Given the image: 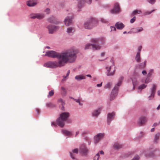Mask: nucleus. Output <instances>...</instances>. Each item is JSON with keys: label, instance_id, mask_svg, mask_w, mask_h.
<instances>
[{"label": "nucleus", "instance_id": "f257e3e1", "mask_svg": "<svg viewBox=\"0 0 160 160\" xmlns=\"http://www.w3.org/2000/svg\"><path fill=\"white\" fill-rule=\"evenodd\" d=\"M77 50L74 49L70 50L62 53H58L55 51H48L46 52L45 56L52 58H57L58 59L70 58H76Z\"/></svg>", "mask_w": 160, "mask_h": 160}, {"label": "nucleus", "instance_id": "f03ea898", "mask_svg": "<svg viewBox=\"0 0 160 160\" xmlns=\"http://www.w3.org/2000/svg\"><path fill=\"white\" fill-rule=\"evenodd\" d=\"M76 58H70L58 59V62L56 61H49L44 64V66L46 67L55 68L58 67H61L68 63H72L74 62Z\"/></svg>", "mask_w": 160, "mask_h": 160}, {"label": "nucleus", "instance_id": "7ed1b4c3", "mask_svg": "<svg viewBox=\"0 0 160 160\" xmlns=\"http://www.w3.org/2000/svg\"><path fill=\"white\" fill-rule=\"evenodd\" d=\"M69 116V113L68 112H64L61 113L60 117L57 119V124L60 127H63L65 124L64 121H66Z\"/></svg>", "mask_w": 160, "mask_h": 160}, {"label": "nucleus", "instance_id": "20e7f679", "mask_svg": "<svg viewBox=\"0 0 160 160\" xmlns=\"http://www.w3.org/2000/svg\"><path fill=\"white\" fill-rule=\"evenodd\" d=\"M123 79V77H121L119 78L118 83L115 86L111 92L110 98V100H113L117 96L119 87L121 85Z\"/></svg>", "mask_w": 160, "mask_h": 160}, {"label": "nucleus", "instance_id": "39448f33", "mask_svg": "<svg viewBox=\"0 0 160 160\" xmlns=\"http://www.w3.org/2000/svg\"><path fill=\"white\" fill-rule=\"evenodd\" d=\"M107 70V75L108 76H113L115 71L114 62L113 60H111L108 64L106 67Z\"/></svg>", "mask_w": 160, "mask_h": 160}, {"label": "nucleus", "instance_id": "423d86ee", "mask_svg": "<svg viewBox=\"0 0 160 160\" xmlns=\"http://www.w3.org/2000/svg\"><path fill=\"white\" fill-rule=\"evenodd\" d=\"M98 22L95 18H92L89 21L84 24L85 28L86 29H91L97 24Z\"/></svg>", "mask_w": 160, "mask_h": 160}, {"label": "nucleus", "instance_id": "0eeeda50", "mask_svg": "<svg viewBox=\"0 0 160 160\" xmlns=\"http://www.w3.org/2000/svg\"><path fill=\"white\" fill-rule=\"evenodd\" d=\"M156 85L154 84H153L152 88H150V94L148 97V100H151L154 97L156 91Z\"/></svg>", "mask_w": 160, "mask_h": 160}, {"label": "nucleus", "instance_id": "6e6552de", "mask_svg": "<svg viewBox=\"0 0 160 160\" xmlns=\"http://www.w3.org/2000/svg\"><path fill=\"white\" fill-rule=\"evenodd\" d=\"M120 12V9L119 3L118 2H115L114 5L113 9H111L110 13L112 14H116Z\"/></svg>", "mask_w": 160, "mask_h": 160}, {"label": "nucleus", "instance_id": "1a4fd4ad", "mask_svg": "<svg viewBox=\"0 0 160 160\" xmlns=\"http://www.w3.org/2000/svg\"><path fill=\"white\" fill-rule=\"evenodd\" d=\"M30 18L32 19L37 18L38 19H41L43 18L44 17V14L39 13H32L30 15Z\"/></svg>", "mask_w": 160, "mask_h": 160}, {"label": "nucleus", "instance_id": "9d476101", "mask_svg": "<svg viewBox=\"0 0 160 160\" xmlns=\"http://www.w3.org/2000/svg\"><path fill=\"white\" fill-rule=\"evenodd\" d=\"M115 116V113L114 112L112 113H109L107 115V122L108 125H109L112 121L114 118Z\"/></svg>", "mask_w": 160, "mask_h": 160}, {"label": "nucleus", "instance_id": "9b49d317", "mask_svg": "<svg viewBox=\"0 0 160 160\" xmlns=\"http://www.w3.org/2000/svg\"><path fill=\"white\" fill-rule=\"evenodd\" d=\"M147 122L146 118L144 116H142L140 117L137 123L138 125L139 126H141Z\"/></svg>", "mask_w": 160, "mask_h": 160}, {"label": "nucleus", "instance_id": "f8f14e48", "mask_svg": "<svg viewBox=\"0 0 160 160\" xmlns=\"http://www.w3.org/2000/svg\"><path fill=\"white\" fill-rule=\"evenodd\" d=\"M92 48L93 50H98L100 48V47L96 44H88L86 45L85 47V49H89Z\"/></svg>", "mask_w": 160, "mask_h": 160}, {"label": "nucleus", "instance_id": "ddd939ff", "mask_svg": "<svg viewBox=\"0 0 160 160\" xmlns=\"http://www.w3.org/2000/svg\"><path fill=\"white\" fill-rule=\"evenodd\" d=\"M143 30V28L141 27L133 28L131 29L128 32V33H138L142 32Z\"/></svg>", "mask_w": 160, "mask_h": 160}, {"label": "nucleus", "instance_id": "4468645a", "mask_svg": "<svg viewBox=\"0 0 160 160\" xmlns=\"http://www.w3.org/2000/svg\"><path fill=\"white\" fill-rule=\"evenodd\" d=\"M47 28L48 29L49 32L50 33H52L58 29V27L52 25H48L47 26Z\"/></svg>", "mask_w": 160, "mask_h": 160}, {"label": "nucleus", "instance_id": "2eb2a0df", "mask_svg": "<svg viewBox=\"0 0 160 160\" xmlns=\"http://www.w3.org/2000/svg\"><path fill=\"white\" fill-rule=\"evenodd\" d=\"M115 26L117 29L119 30H122L125 27L123 23L120 22H116Z\"/></svg>", "mask_w": 160, "mask_h": 160}, {"label": "nucleus", "instance_id": "dca6fc26", "mask_svg": "<svg viewBox=\"0 0 160 160\" xmlns=\"http://www.w3.org/2000/svg\"><path fill=\"white\" fill-rule=\"evenodd\" d=\"M78 153V150L77 149H75L72 151V152H70L71 157L73 159H75L76 155Z\"/></svg>", "mask_w": 160, "mask_h": 160}, {"label": "nucleus", "instance_id": "f3484780", "mask_svg": "<svg viewBox=\"0 0 160 160\" xmlns=\"http://www.w3.org/2000/svg\"><path fill=\"white\" fill-rule=\"evenodd\" d=\"M64 22L66 25L69 26L72 23V20L71 18L69 17H67L66 18Z\"/></svg>", "mask_w": 160, "mask_h": 160}, {"label": "nucleus", "instance_id": "a211bd4d", "mask_svg": "<svg viewBox=\"0 0 160 160\" xmlns=\"http://www.w3.org/2000/svg\"><path fill=\"white\" fill-rule=\"evenodd\" d=\"M80 150L81 152L84 154H86L88 152L87 149L84 145L80 147Z\"/></svg>", "mask_w": 160, "mask_h": 160}, {"label": "nucleus", "instance_id": "6ab92c4d", "mask_svg": "<svg viewBox=\"0 0 160 160\" xmlns=\"http://www.w3.org/2000/svg\"><path fill=\"white\" fill-rule=\"evenodd\" d=\"M100 113V109L98 108V109L95 110L92 112V116L94 117H97L99 114Z\"/></svg>", "mask_w": 160, "mask_h": 160}, {"label": "nucleus", "instance_id": "aec40b11", "mask_svg": "<svg viewBox=\"0 0 160 160\" xmlns=\"http://www.w3.org/2000/svg\"><path fill=\"white\" fill-rule=\"evenodd\" d=\"M160 135L159 133L156 134L154 137L153 142L154 143H158V141L159 139Z\"/></svg>", "mask_w": 160, "mask_h": 160}, {"label": "nucleus", "instance_id": "412c9836", "mask_svg": "<svg viewBox=\"0 0 160 160\" xmlns=\"http://www.w3.org/2000/svg\"><path fill=\"white\" fill-rule=\"evenodd\" d=\"M28 6L29 7H33L36 5L37 3L34 2L33 0H30L27 2Z\"/></svg>", "mask_w": 160, "mask_h": 160}, {"label": "nucleus", "instance_id": "4be33fe9", "mask_svg": "<svg viewBox=\"0 0 160 160\" xmlns=\"http://www.w3.org/2000/svg\"><path fill=\"white\" fill-rule=\"evenodd\" d=\"M100 140V133H98L94 137V141L95 143L98 142Z\"/></svg>", "mask_w": 160, "mask_h": 160}, {"label": "nucleus", "instance_id": "5701e85b", "mask_svg": "<svg viewBox=\"0 0 160 160\" xmlns=\"http://www.w3.org/2000/svg\"><path fill=\"white\" fill-rule=\"evenodd\" d=\"M85 78V76L83 75H77L75 77V79L78 81H80Z\"/></svg>", "mask_w": 160, "mask_h": 160}, {"label": "nucleus", "instance_id": "b1692460", "mask_svg": "<svg viewBox=\"0 0 160 160\" xmlns=\"http://www.w3.org/2000/svg\"><path fill=\"white\" fill-rule=\"evenodd\" d=\"M108 58V57L105 55V52H102L101 53V61H104Z\"/></svg>", "mask_w": 160, "mask_h": 160}, {"label": "nucleus", "instance_id": "393cba45", "mask_svg": "<svg viewBox=\"0 0 160 160\" xmlns=\"http://www.w3.org/2000/svg\"><path fill=\"white\" fill-rule=\"evenodd\" d=\"M114 148L116 149H118L122 148V145L118 143H116L113 145Z\"/></svg>", "mask_w": 160, "mask_h": 160}, {"label": "nucleus", "instance_id": "a878e982", "mask_svg": "<svg viewBox=\"0 0 160 160\" xmlns=\"http://www.w3.org/2000/svg\"><path fill=\"white\" fill-rule=\"evenodd\" d=\"M132 80V83L133 85V89H135V86L137 85L138 83V82H137L136 79V78H131Z\"/></svg>", "mask_w": 160, "mask_h": 160}, {"label": "nucleus", "instance_id": "bb28decb", "mask_svg": "<svg viewBox=\"0 0 160 160\" xmlns=\"http://www.w3.org/2000/svg\"><path fill=\"white\" fill-rule=\"evenodd\" d=\"M62 132L63 134L67 136H71L72 135V132L66 130H63L62 131Z\"/></svg>", "mask_w": 160, "mask_h": 160}, {"label": "nucleus", "instance_id": "cd10ccee", "mask_svg": "<svg viewBox=\"0 0 160 160\" xmlns=\"http://www.w3.org/2000/svg\"><path fill=\"white\" fill-rule=\"evenodd\" d=\"M135 60L138 62L141 61L140 53H139V52H137L135 57Z\"/></svg>", "mask_w": 160, "mask_h": 160}, {"label": "nucleus", "instance_id": "c85d7f7f", "mask_svg": "<svg viewBox=\"0 0 160 160\" xmlns=\"http://www.w3.org/2000/svg\"><path fill=\"white\" fill-rule=\"evenodd\" d=\"M61 94L64 96H65L67 93V91L63 87H62L61 88Z\"/></svg>", "mask_w": 160, "mask_h": 160}, {"label": "nucleus", "instance_id": "c756f323", "mask_svg": "<svg viewBox=\"0 0 160 160\" xmlns=\"http://www.w3.org/2000/svg\"><path fill=\"white\" fill-rule=\"evenodd\" d=\"M74 31V28L71 27L68 28L67 31V32L69 34L73 33Z\"/></svg>", "mask_w": 160, "mask_h": 160}, {"label": "nucleus", "instance_id": "7c9ffc66", "mask_svg": "<svg viewBox=\"0 0 160 160\" xmlns=\"http://www.w3.org/2000/svg\"><path fill=\"white\" fill-rule=\"evenodd\" d=\"M54 93V92L53 90H52L51 91H50L49 92L48 94V95L47 97L48 98H50V97L52 96Z\"/></svg>", "mask_w": 160, "mask_h": 160}, {"label": "nucleus", "instance_id": "2f4dec72", "mask_svg": "<svg viewBox=\"0 0 160 160\" xmlns=\"http://www.w3.org/2000/svg\"><path fill=\"white\" fill-rule=\"evenodd\" d=\"M141 12V10H136L132 12V15H135L137 13L139 14Z\"/></svg>", "mask_w": 160, "mask_h": 160}, {"label": "nucleus", "instance_id": "473e14b6", "mask_svg": "<svg viewBox=\"0 0 160 160\" xmlns=\"http://www.w3.org/2000/svg\"><path fill=\"white\" fill-rule=\"evenodd\" d=\"M147 61H145L144 62L141 63L139 64V66L141 68H144L146 65Z\"/></svg>", "mask_w": 160, "mask_h": 160}, {"label": "nucleus", "instance_id": "72a5a7b5", "mask_svg": "<svg viewBox=\"0 0 160 160\" xmlns=\"http://www.w3.org/2000/svg\"><path fill=\"white\" fill-rule=\"evenodd\" d=\"M111 85L112 83L111 82H109L105 86V88L106 89L110 88L111 87Z\"/></svg>", "mask_w": 160, "mask_h": 160}, {"label": "nucleus", "instance_id": "f704fd0d", "mask_svg": "<svg viewBox=\"0 0 160 160\" xmlns=\"http://www.w3.org/2000/svg\"><path fill=\"white\" fill-rule=\"evenodd\" d=\"M146 86L147 85H146L145 84H142L138 87V89H142L145 88L146 87Z\"/></svg>", "mask_w": 160, "mask_h": 160}, {"label": "nucleus", "instance_id": "c9c22d12", "mask_svg": "<svg viewBox=\"0 0 160 160\" xmlns=\"http://www.w3.org/2000/svg\"><path fill=\"white\" fill-rule=\"evenodd\" d=\"M154 70L153 69H151L149 70V72L148 74V76L150 77L151 76Z\"/></svg>", "mask_w": 160, "mask_h": 160}, {"label": "nucleus", "instance_id": "e433bc0d", "mask_svg": "<svg viewBox=\"0 0 160 160\" xmlns=\"http://www.w3.org/2000/svg\"><path fill=\"white\" fill-rule=\"evenodd\" d=\"M99 153H98L94 157V159L93 160H99Z\"/></svg>", "mask_w": 160, "mask_h": 160}, {"label": "nucleus", "instance_id": "4c0bfd02", "mask_svg": "<svg viewBox=\"0 0 160 160\" xmlns=\"http://www.w3.org/2000/svg\"><path fill=\"white\" fill-rule=\"evenodd\" d=\"M147 1L151 4H153L156 1V0H147Z\"/></svg>", "mask_w": 160, "mask_h": 160}, {"label": "nucleus", "instance_id": "58836bf2", "mask_svg": "<svg viewBox=\"0 0 160 160\" xmlns=\"http://www.w3.org/2000/svg\"><path fill=\"white\" fill-rule=\"evenodd\" d=\"M58 102L61 103L62 106L64 105L65 104L64 102L61 98H60L58 100Z\"/></svg>", "mask_w": 160, "mask_h": 160}, {"label": "nucleus", "instance_id": "ea45409f", "mask_svg": "<svg viewBox=\"0 0 160 160\" xmlns=\"http://www.w3.org/2000/svg\"><path fill=\"white\" fill-rule=\"evenodd\" d=\"M46 106L48 107H53L54 106V105L51 103H48L46 104Z\"/></svg>", "mask_w": 160, "mask_h": 160}, {"label": "nucleus", "instance_id": "a19ab883", "mask_svg": "<svg viewBox=\"0 0 160 160\" xmlns=\"http://www.w3.org/2000/svg\"><path fill=\"white\" fill-rule=\"evenodd\" d=\"M116 27H115L114 26H111L110 27V29H111L110 32H112V31H116Z\"/></svg>", "mask_w": 160, "mask_h": 160}, {"label": "nucleus", "instance_id": "79ce46f5", "mask_svg": "<svg viewBox=\"0 0 160 160\" xmlns=\"http://www.w3.org/2000/svg\"><path fill=\"white\" fill-rule=\"evenodd\" d=\"M136 20V17H134L133 18H132L130 21V22L131 23H133Z\"/></svg>", "mask_w": 160, "mask_h": 160}, {"label": "nucleus", "instance_id": "37998d69", "mask_svg": "<svg viewBox=\"0 0 160 160\" xmlns=\"http://www.w3.org/2000/svg\"><path fill=\"white\" fill-rule=\"evenodd\" d=\"M45 12H46L47 14H49L50 12V9L49 8H47L45 11Z\"/></svg>", "mask_w": 160, "mask_h": 160}, {"label": "nucleus", "instance_id": "c03bdc74", "mask_svg": "<svg viewBox=\"0 0 160 160\" xmlns=\"http://www.w3.org/2000/svg\"><path fill=\"white\" fill-rule=\"evenodd\" d=\"M105 134L104 133H101V139L104 138Z\"/></svg>", "mask_w": 160, "mask_h": 160}, {"label": "nucleus", "instance_id": "a18cd8bd", "mask_svg": "<svg viewBox=\"0 0 160 160\" xmlns=\"http://www.w3.org/2000/svg\"><path fill=\"white\" fill-rule=\"evenodd\" d=\"M142 48V46H139L138 47V52H139V53H140V52L141 51Z\"/></svg>", "mask_w": 160, "mask_h": 160}, {"label": "nucleus", "instance_id": "49530a36", "mask_svg": "<svg viewBox=\"0 0 160 160\" xmlns=\"http://www.w3.org/2000/svg\"><path fill=\"white\" fill-rule=\"evenodd\" d=\"M101 21L104 23H105L107 22V21L103 18H101Z\"/></svg>", "mask_w": 160, "mask_h": 160}, {"label": "nucleus", "instance_id": "de8ad7c7", "mask_svg": "<svg viewBox=\"0 0 160 160\" xmlns=\"http://www.w3.org/2000/svg\"><path fill=\"white\" fill-rule=\"evenodd\" d=\"M142 73L143 75H145L147 74V72L145 70H143L142 72Z\"/></svg>", "mask_w": 160, "mask_h": 160}, {"label": "nucleus", "instance_id": "09e8293b", "mask_svg": "<svg viewBox=\"0 0 160 160\" xmlns=\"http://www.w3.org/2000/svg\"><path fill=\"white\" fill-rule=\"evenodd\" d=\"M70 70H68L67 72V75L65 77V78H66L69 75V74H70Z\"/></svg>", "mask_w": 160, "mask_h": 160}, {"label": "nucleus", "instance_id": "8fccbe9b", "mask_svg": "<svg viewBox=\"0 0 160 160\" xmlns=\"http://www.w3.org/2000/svg\"><path fill=\"white\" fill-rule=\"evenodd\" d=\"M73 99L75 101L77 102H79L80 100L79 99H76L74 98H73Z\"/></svg>", "mask_w": 160, "mask_h": 160}, {"label": "nucleus", "instance_id": "3c124183", "mask_svg": "<svg viewBox=\"0 0 160 160\" xmlns=\"http://www.w3.org/2000/svg\"><path fill=\"white\" fill-rule=\"evenodd\" d=\"M158 125V124L157 123H155L153 124L152 126L153 127H156V126H157Z\"/></svg>", "mask_w": 160, "mask_h": 160}, {"label": "nucleus", "instance_id": "603ef678", "mask_svg": "<svg viewBox=\"0 0 160 160\" xmlns=\"http://www.w3.org/2000/svg\"><path fill=\"white\" fill-rule=\"evenodd\" d=\"M149 82V80H148V79L147 78L146 79V80H145V83H148Z\"/></svg>", "mask_w": 160, "mask_h": 160}, {"label": "nucleus", "instance_id": "864d4df0", "mask_svg": "<svg viewBox=\"0 0 160 160\" xmlns=\"http://www.w3.org/2000/svg\"><path fill=\"white\" fill-rule=\"evenodd\" d=\"M157 93L158 95L160 96V90L157 91Z\"/></svg>", "mask_w": 160, "mask_h": 160}, {"label": "nucleus", "instance_id": "5fc2aeb1", "mask_svg": "<svg viewBox=\"0 0 160 160\" xmlns=\"http://www.w3.org/2000/svg\"><path fill=\"white\" fill-rule=\"evenodd\" d=\"M36 111L38 114H39L40 112V110L38 109H36Z\"/></svg>", "mask_w": 160, "mask_h": 160}, {"label": "nucleus", "instance_id": "6e6d98bb", "mask_svg": "<svg viewBox=\"0 0 160 160\" xmlns=\"http://www.w3.org/2000/svg\"><path fill=\"white\" fill-rule=\"evenodd\" d=\"M52 126H56V125L54 122H52Z\"/></svg>", "mask_w": 160, "mask_h": 160}, {"label": "nucleus", "instance_id": "4d7b16f0", "mask_svg": "<svg viewBox=\"0 0 160 160\" xmlns=\"http://www.w3.org/2000/svg\"><path fill=\"white\" fill-rule=\"evenodd\" d=\"M160 108V104L158 106L157 108V109L158 110Z\"/></svg>", "mask_w": 160, "mask_h": 160}, {"label": "nucleus", "instance_id": "13d9d810", "mask_svg": "<svg viewBox=\"0 0 160 160\" xmlns=\"http://www.w3.org/2000/svg\"><path fill=\"white\" fill-rule=\"evenodd\" d=\"M154 10H152V11H151L150 12H149L148 13V14H151V13L152 12H153Z\"/></svg>", "mask_w": 160, "mask_h": 160}, {"label": "nucleus", "instance_id": "bf43d9fd", "mask_svg": "<svg viewBox=\"0 0 160 160\" xmlns=\"http://www.w3.org/2000/svg\"><path fill=\"white\" fill-rule=\"evenodd\" d=\"M104 153V152L102 150H101V154H103Z\"/></svg>", "mask_w": 160, "mask_h": 160}, {"label": "nucleus", "instance_id": "052dcab7", "mask_svg": "<svg viewBox=\"0 0 160 160\" xmlns=\"http://www.w3.org/2000/svg\"><path fill=\"white\" fill-rule=\"evenodd\" d=\"M154 130V128H152L151 129V132H153Z\"/></svg>", "mask_w": 160, "mask_h": 160}, {"label": "nucleus", "instance_id": "680f3d73", "mask_svg": "<svg viewBox=\"0 0 160 160\" xmlns=\"http://www.w3.org/2000/svg\"><path fill=\"white\" fill-rule=\"evenodd\" d=\"M86 76H87V77H90V78H91V77H91V75H90V74H88V75H86Z\"/></svg>", "mask_w": 160, "mask_h": 160}, {"label": "nucleus", "instance_id": "e2e57ef3", "mask_svg": "<svg viewBox=\"0 0 160 160\" xmlns=\"http://www.w3.org/2000/svg\"><path fill=\"white\" fill-rule=\"evenodd\" d=\"M79 133V131H77L76 132V135H75V136H76Z\"/></svg>", "mask_w": 160, "mask_h": 160}, {"label": "nucleus", "instance_id": "0e129e2a", "mask_svg": "<svg viewBox=\"0 0 160 160\" xmlns=\"http://www.w3.org/2000/svg\"><path fill=\"white\" fill-rule=\"evenodd\" d=\"M126 33H128V32H127L126 31H124L123 32V34H126Z\"/></svg>", "mask_w": 160, "mask_h": 160}, {"label": "nucleus", "instance_id": "69168bd1", "mask_svg": "<svg viewBox=\"0 0 160 160\" xmlns=\"http://www.w3.org/2000/svg\"><path fill=\"white\" fill-rule=\"evenodd\" d=\"M50 22L51 23H56L55 22H54V21H50Z\"/></svg>", "mask_w": 160, "mask_h": 160}, {"label": "nucleus", "instance_id": "338daca9", "mask_svg": "<svg viewBox=\"0 0 160 160\" xmlns=\"http://www.w3.org/2000/svg\"><path fill=\"white\" fill-rule=\"evenodd\" d=\"M79 104L80 105H82V104L80 102V101H79V102H78Z\"/></svg>", "mask_w": 160, "mask_h": 160}, {"label": "nucleus", "instance_id": "774afa93", "mask_svg": "<svg viewBox=\"0 0 160 160\" xmlns=\"http://www.w3.org/2000/svg\"><path fill=\"white\" fill-rule=\"evenodd\" d=\"M97 87H100V84H97Z\"/></svg>", "mask_w": 160, "mask_h": 160}]
</instances>
